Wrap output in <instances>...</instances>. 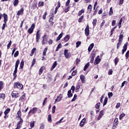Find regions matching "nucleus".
<instances>
[{
  "label": "nucleus",
  "instance_id": "nucleus-1",
  "mask_svg": "<svg viewBox=\"0 0 129 129\" xmlns=\"http://www.w3.org/2000/svg\"><path fill=\"white\" fill-rule=\"evenodd\" d=\"M64 55L67 58H70V57H71V53H70L68 49L64 50Z\"/></svg>",
  "mask_w": 129,
  "mask_h": 129
},
{
  "label": "nucleus",
  "instance_id": "nucleus-2",
  "mask_svg": "<svg viewBox=\"0 0 129 129\" xmlns=\"http://www.w3.org/2000/svg\"><path fill=\"white\" fill-rule=\"evenodd\" d=\"M37 111H38V108L37 107H34L29 111L28 114H30V113H32V114H35V113H36Z\"/></svg>",
  "mask_w": 129,
  "mask_h": 129
},
{
  "label": "nucleus",
  "instance_id": "nucleus-3",
  "mask_svg": "<svg viewBox=\"0 0 129 129\" xmlns=\"http://www.w3.org/2000/svg\"><path fill=\"white\" fill-rule=\"evenodd\" d=\"M12 97H15V98H17V97H19V96H20V94H19L18 92L14 91L12 93Z\"/></svg>",
  "mask_w": 129,
  "mask_h": 129
},
{
  "label": "nucleus",
  "instance_id": "nucleus-4",
  "mask_svg": "<svg viewBox=\"0 0 129 129\" xmlns=\"http://www.w3.org/2000/svg\"><path fill=\"white\" fill-rule=\"evenodd\" d=\"M34 29H35V24H32L30 28L28 29L29 34H32L34 32Z\"/></svg>",
  "mask_w": 129,
  "mask_h": 129
},
{
  "label": "nucleus",
  "instance_id": "nucleus-5",
  "mask_svg": "<svg viewBox=\"0 0 129 129\" xmlns=\"http://www.w3.org/2000/svg\"><path fill=\"white\" fill-rule=\"evenodd\" d=\"M23 124V119L20 118L19 121L18 123L17 124V127L15 129H20L21 128V127L22 126V124Z\"/></svg>",
  "mask_w": 129,
  "mask_h": 129
},
{
  "label": "nucleus",
  "instance_id": "nucleus-6",
  "mask_svg": "<svg viewBox=\"0 0 129 129\" xmlns=\"http://www.w3.org/2000/svg\"><path fill=\"white\" fill-rule=\"evenodd\" d=\"M85 34L87 36H89L90 34L89 27L88 25L86 26V28L85 29Z\"/></svg>",
  "mask_w": 129,
  "mask_h": 129
},
{
  "label": "nucleus",
  "instance_id": "nucleus-7",
  "mask_svg": "<svg viewBox=\"0 0 129 129\" xmlns=\"http://www.w3.org/2000/svg\"><path fill=\"white\" fill-rule=\"evenodd\" d=\"M23 14H24V8H22L17 12V16H21V15H23Z\"/></svg>",
  "mask_w": 129,
  "mask_h": 129
},
{
  "label": "nucleus",
  "instance_id": "nucleus-8",
  "mask_svg": "<svg viewBox=\"0 0 129 129\" xmlns=\"http://www.w3.org/2000/svg\"><path fill=\"white\" fill-rule=\"evenodd\" d=\"M128 43L126 42L124 44L123 47V49L122 50V54H123L124 52L127 49V45Z\"/></svg>",
  "mask_w": 129,
  "mask_h": 129
},
{
  "label": "nucleus",
  "instance_id": "nucleus-9",
  "mask_svg": "<svg viewBox=\"0 0 129 129\" xmlns=\"http://www.w3.org/2000/svg\"><path fill=\"white\" fill-rule=\"evenodd\" d=\"M46 43H48V40H47V36L44 35L43 37L42 44L43 45H44V44H46Z\"/></svg>",
  "mask_w": 129,
  "mask_h": 129
},
{
  "label": "nucleus",
  "instance_id": "nucleus-10",
  "mask_svg": "<svg viewBox=\"0 0 129 129\" xmlns=\"http://www.w3.org/2000/svg\"><path fill=\"white\" fill-rule=\"evenodd\" d=\"M15 88H21L22 85L20 83H15L14 84Z\"/></svg>",
  "mask_w": 129,
  "mask_h": 129
},
{
  "label": "nucleus",
  "instance_id": "nucleus-11",
  "mask_svg": "<svg viewBox=\"0 0 129 129\" xmlns=\"http://www.w3.org/2000/svg\"><path fill=\"white\" fill-rule=\"evenodd\" d=\"M3 17L4 19V23H7V22H8V15L6 14V13H4L3 15Z\"/></svg>",
  "mask_w": 129,
  "mask_h": 129
},
{
  "label": "nucleus",
  "instance_id": "nucleus-12",
  "mask_svg": "<svg viewBox=\"0 0 129 129\" xmlns=\"http://www.w3.org/2000/svg\"><path fill=\"white\" fill-rule=\"evenodd\" d=\"M99 56H98L96 59H95V60L94 62V64L96 65L98 63H99L101 60V59L100 58H98Z\"/></svg>",
  "mask_w": 129,
  "mask_h": 129
},
{
  "label": "nucleus",
  "instance_id": "nucleus-13",
  "mask_svg": "<svg viewBox=\"0 0 129 129\" xmlns=\"http://www.w3.org/2000/svg\"><path fill=\"white\" fill-rule=\"evenodd\" d=\"M92 7L91 5H89L87 8V13L90 14L92 11Z\"/></svg>",
  "mask_w": 129,
  "mask_h": 129
},
{
  "label": "nucleus",
  "instance_id": "nucleus-14",
  "mask_svg": "<svg viewBox=\"0 0 129 129\" xmlns=\"http://www.w3.org/2000/svg\"><path fill=\"white\" fill-rule=\"evenodd\" d=\"M85 121H86V119H85V118H83V119L81 120V122H80V126H81V127H82V126H83V125H84V123H85Z\"/></svg>",
  "mask_w": 129,
  "mask_h": 129
},
{
  "label": "nucleus",
  "instance_id": "nucleus-15",
  "mask_svg": "<svg viewBox=\"0 0 129 129\" xmlns=\"http://www.w3.org/2000/svg\"><path fill=\"white\" fill-rule=\"evenodd\" d=\"M40 39V34L39 33V31H37L36 33V42L39 43V40Z\"/></svg>",
  "mask_w": 129,
  "mask_h": 129
},
{
  "label": "nucleus",
  "instance_id": "nucleus-16",
  "mask_svg": "<svg viewBox=\"0 0 129 129\" xmlns=\"http://www.w3.org/2000/svg\"><path fill=\"white\" fill-rule=\"evenodd\" d=\"M80 79L81 80L82 83H84L85 82V76L84 75H82L80 76Z\"/></svg>",
  "mask_w": 129,
  "mask_h": 129
},
{
  "label": "nucleus",
  "instance_id": "nucleus-17",
  "mask_svg": "<svg viewBox=\"0 0 129 129\" xmlns=\"http://www.w3.org/2000/svg\"><path fill=\"white\" fill-rule=\"evenodd\" d=\"M71 90H69L68 92V96L69 98H71L73 96V93H71Z\"/></svg>",
  "mask_w": 129,
  "mask_h": 129
},
{
  "label": "nucleus",
  "instance_id": "nucleus-18",
  "mask_svg": "<svg viewBox=\"0 0 129 129\" xmlns=\"http://www.w3.org/2000/svg\"><path fill=\"white\" fill-rule=\"evenodd\" d=\"M93 47H94V43L91 44L88 47V51L90 52L91 51L92 49L93 48Z\"/></svg>",
  "mask_w": 129,
  "mask_h": 129
},
{
  "label": "nucleus",
  "instance_id": "nucleus-19",
  "mask_svg": "<svg viewBox=\"0 0 129 129\" xmlns=\"http://www.w3.org/2000/svg\"><path fill=\"white\" fill-rule=\"evenodd\" d=\"M20 63V60L18 59L16 62V64H15V69H18V67H19V64Z\"/></svg>",
  "mask_w": 129,
  "mask_h": 129
},
{
  "label": "nucleus",
  "instance_id": "nucleus-20",
  "mask_svg": "<svg viewBox=\"0 0 129 129\" xmlns=\"http://www.w3.org/2000/svg\"><path fill=\"white\" fill-rule=\"evenodd\" d=\"M70 39V36L68 35L66 36V37L64 38V40L66 42L68 41V40H69Z\"/></svg>",
  "mask_w": 129,
  "mask_h": 129
},
{
  "label": "nucleus",
  "instance_id": "nucleus-21",
  "mask_svg": "<svg viewBox=\"0 0 129 129\" xmlns=\"http://www.w3.org/2000/svg\"><path fill=\"white\" fill-rule=\"evenodd\" d=\"M61 99H62V95H60L58 97H57V98L55 100V101L59 102L61 101Z\"/></svg>",
  "mask_w": 129,
  "mask_h": 129
},
{
  "label": "nucleus",
  "instance_id": "nucleus-22",
  "mask_svg": "<svg viewBox=\"0 0 129 129\" xmlns=\"http://www.w3.org/2000/svg\"><path fill=\"white\" fill-rule=\"evenodd\" d=\"M56 66H57V61H55L54 62V63H53L52 67H51V69H50V70H51V71H52V70L54 69V68L55 67H56Z\"/></svg>",
  "mask_w": 129,
  "mask_h": 129
},
{
  "label": "nucleus",
  "instance_id": "nucleus-23",
  "mask_svg": "<svg viewBox=\"0 0 129 129\" xmlns=\"http://www.w3.org/2000/svg\"><path fill=\"white\" fill-rule=\"evenodd\" d=\"M6 96V95L5 94L2 93L0 94V100H2V99H4Z\"/></svg>",
  "mask_w": 129,
  "mask_h": 129
},
{
  "label": "nucleus",
  "instance_id": "nucleus-24",
  "mask_svg": "<svg viewBox=\"0 0 129 129\" xmlns=\"http://www.w3.org/2000/svg\"><path fill=\"white\" fill-rule=\"evenodd\" d=\"M44 67H42L39 70V75H41V74H42V73H43V70H44Z\"/></svg>",
  "mask_w": 129,
  "mask_h": 129
},
{
  "label": "nucleus",
  "instance_id": "nucleus-25",
  "mask_svg": "<svg viewBox=\"0 0 129 129\" xmlns=\"http://www.w3.org/2000/svg\"><path fill=\"white\" fill-rule=\"evenodd\" d=\"M19 5V0H15L14 2V7H17Z\"/></svg>",
  "mask_w": 129,
  "mask_h": 129
},
{
  "label": "nucleus",
  "instance_id": "nucleus-26",
  "mask_svg": "<svg viewBox=\"0 0 129 129\" xmlns=\"http://www.w3.org/2000/svg\"><path fill=\"white\" fill-rule=\"evenodd\" d=\"M24 64L25 62H24V60H22L20 63V68H21V69H23Z\"/></svg>",
  "mask_w": 129,
  "mask_h": 129
},
{
  "label": "nucleus",
  "instance_id": "nucleus-27",
  "mask_svg": "<svg viewBox=\"0 0 129 129\" xmlns=\"http://www.w3.org/2000/svg\"><path fill=\"white\" fill-rule=\"evenodd\" d=\"M96 23H97V20L96 19H94L92 22L93 24V28H94L96 25Z\"/></svg>",
  "mask_w": 129,
  "mask_h": 129
},
{
  "label": "nucleus",
  "instance_id": "nucleus-28",
  "mask_svg": "<svg viewBox=\"0 0 129 129\" xmlns=\"http://www.w3.org/2000/svg\"><path fill=\"white\" fill-rule=\"evenodd\" d=\"M95 56V54H92L91 58V59H90V62L91 63H93V60H94Z\"/></svg>",
  "mask_w": 129,
  "mask_h": 129
},
{
  "label": "nucleus",
  "instance_id": "nucleus-29",
  "mask_svg": "<svg viewBox=\"0 0 129 129\" xmlns=\"http://www.w3.org/2000/svg\"><path fill=\"white\" fill-rule=\"evenodd\" d=\"M85 12V10L84 9H82L80 11H79V12L78 13V16H81L83 13H84Z\"/></svg>",
  "mask_w": 129,
  "mask_h": 129
},
{
  "label": "nucleus",
  "instance_id": "nucleus-30",
  "mask_svg": "<svg viewBox=\"0 0 129 129\" xmlns=\"http://www.w3.org/2000/svg\"><path fill=\"white\" fill-rule=\"evenodd\" d=\"M62 36H63V33H61L59 35V36L57 37V41H59V40L61 39V38H62Z\"/></svg>",
  "mask_w": 129,
  "mask_h": 129
},
{
  "label": "nucleus",
  "instance_id": "nucleus-31",
  "mask_svg": "<svg viewBox=\"0 0 129 129\" xmlns=\"http://www.w3.org/2000/svg\"><path fill=\"white\" fill-rule=\"evenodd\" d=\"M21 115L22 114L21 113V111H18L17 114V117H18V118H20Z\"/></svg>",
  "mask_w": 129,
  "mask_h": 129
},
{
  "label": "nucleus",
  "instance_id": "nucleus-32",
  "mask_svg": "<svg viewBox=\"0 0 129 129\" xmlns=\"http://www.w3.org/2000/svg\"><path fill=\"white\" fill-rule=\"evenodd\" d=\"M90 63L88 62L84 67V70L86 71L88 67L89 66Z\"/></svg>",
  "mask_w": 129,
  "mask_h": 129
},
{
  "label": "nucleus",
  "instance_id": "nucleus-33",
  "mask_svg": "<svg viewBox=\"0 0 129 129\" xmlns=\"http://www.w3.org/2000/svg\"><path fill=\"white\" fill-rule=\"evenodd\" d=\"M112 14H113V10H112V8L111 7L110 8V11L109 12V15L111 16Z\"/></svg>",
  "mask_w": 129,
  "mask_h": 129
},
{
  "label": "nucleus",
  "instance_id": "nucleus-34",
  "mask_svg": "<svg viewBox=\"0 0 129 129\" xmlns=\"http://www.w3.org/2000/svg\"><path fill=\"white\" fill-rule=\"evenodd\" d=\"M10 111H11L10 109H6L4 112V114H8V113H9V112H10Z\"/></svg>",
  "mask_w": 129,
  "mask_h": 129
},
{
  "label": "nucleus",
  "instance_id": "nucleus-35",
  "mask_svg": "<svg viewBox=\"0 0 129 129\" xmlns=\"http://www.w3.org/2000/svg\"><path fill=\"white\" fill-rule=\"evenodd\" d=\"M121 41L122 40H118V43L117 45V49H118L119 46H120L121 45V42H122Z\"/></svg>",
  "mask_w": 129,
  "mask_h": 129
},
{
  "label": "nucleus",
  "instance_id": "nucleus-36",
  "mask_svg": "<svg viewBox=\"0 0 129 129\" xmlns=\"http://www.w3.org/2000/svg\"><path fill=\"white\" fill-rule=\"evenodd\" d=\"M107 99H108V98L106 97L104 100L103 106H104V105H106L107 102Z\"/></svg>",
  "mask_w": 129,
  "mask_h": 129
},
{
  "label": "nucleus",
  "instance_id": "nucleus-37",
  "mask_svg": "<svg viewBox=\"0 0 129 129\" xmlns=\"http://www.w3.org/2000/svg\"><path fill=\"white\" fill-rule=\"evenodd\" d=\"M44 6V2H39L38 3V7H43Z\"/></svg>",
  "mask_w": 129,
  "mask_h": 129
},
{
  "label": "nucleus",
  "instance_id": "nucleus-38",
  "mask_svg": "<svg viewBox=\"0 0 129 129\" xmlns=\"http://www.w3.org/2000/svg\"><path fill=\"white\" fill-rule=\"evenodd\" d=\"M11 45H12V40H10L9 43L7 45V49H9V48H10Z\"/></svg>",
  "mask_w": 129,
  "mask_h": 129
},
{
  "label": "nucleus",
  "instance_id": "nucleus-39",
  "mask_svg": "<svg viewBox=\"0 0 129 129\" xmlns=\"http://www.w3.org/2000/svg\"><path fill=\"white\" fill-rule=\"evenodd\" d=\"M48 50L47 48H45L43 52V56H46V52H47V50Z\"/></svg>",
  "mask_w": 129,
  "mask_h": 129
},
{
  "label": "nucleus",
  "instance_id": "nucleus-40",
  "mask_svg": "<svg viewBox=\"0 0 129 129\" xmlns=\"http://www.w3.org/2000/svg\"><path fill=\"white\" fill-rule=\"evenodd\" d=\"M119 60L117 57H116L114 59V63L115 65L116 66L117 64V62H118Z\"/></svg>",
  "mask_w": 129,
  "mask_h": 129
},
{
  "label": "nucleus",
  "instance_id": "nucleus-41",
  "mask_svg": "<svg viewBox=\"0 0 129 129\" xmlns=\"http://www.w3.org/2000/svg\"><path fill=\"white\" fill-rule=\"evenodd\" d=\"M25 97H26V95H25V94H24L22 97H21L20 98L19 100L23 101L24 99H25Z\"/></svg>",
  "mask_w": 129,
  "mask_h": 129
},
{
  "label": "nucleus",
  "instance_id": "nucleus-42",
  "mask_svg": "<svg viewBox=\"0 0 129 129\" xmlns=\"http://www.w3.org/2000/svg\"><path fill=\"white\" fill-rule=\"evenodd\" d=\"M36 63V59L35 58H34L32 60V65H31V67H32V66H34V65H35V63Z\"/></svg>",
  "mask_w": 129,
  "mask_h": 129
},
{
  "label": "nucleus",
  "instance_id": "nucleus-43",
  "mask_svg": "<svg viewBox=\"0 0 129 129\" xmlns=\"http://www.w3.org/2000/svg\"><path fill=\"white\" fill-rule=\"evenodd\" d=\"M129 57V50H128L125 54V58L127 59Z\"/></svg>",
  "mask_w": 129,
  "mask_h": 129
},
{
  "label": "nucleus",
  "instance_id": "nucleus-44",
  "mask_svg": "<svg viewBox=\"0 0 129 129\" xmlns=\"http://www.w3.org/2000/svg\"><path fill=\"white\" fill-rule=\"evenodd\" d=\"M64 117H62L58 122H56V124H59V123H61V122H62V120H63Z\"/></svg>",
  "mask_w": 129,
  "mask_h": 129
},
{
  "label": "nucleus",
  "instance_id": "nucleus-45",
  "mask_svg": "<svg viewBox=\"0 0 129 129\" xmlns=\"http://www.w3.org/2000/svg\"><path fill=\"white\" fill-rule=\"evenodd\" d=\"M18 56H19V51H17L14 53V57H15V58H16V57H18Z\"/></svg>",
  "mask_w": 129,
  "mask_h": 129
},
{
  "label": "nucleus",
  "instance_id": "nucleus-46",
  "mask_svg": "<svg viewBox=\"0 0 129 129\" xmlns=\"http://www.w3.org/2000/svg\"><path fill=\"white\" fill-rule=\"evenodd\" d=\"M81 44V41H78L76 42V47L78 48L80 44Z\"/></svg>",
  "mask_w": 129,
  "mask_h": 129
},
{
  "label": "nucleus",
  "instance_id": "nucleus-47",
  "mask_svg": "<svg viewBox=\"0 0 129 129\" xmlns=\"http://www.w3.org/2000/svg\"><path fill=\"white\" fill-rule=\"evenodd\" d=\"M100 103H98L96 105H95V108H96L97 109H99V107H100Z\"/></svg>",
  "mask_w": 129,
  "mask_h": 129
},
{
  "label": "nucleus",
  "instance_id": "nucleus-48",
  "mask_svg": "<svg viewBox=\"0 0 129 129\" xmlns=\"http://www.w3.org/2000/svg\"><path fill=\"white\" fill-rule=\"evenodd\" d=\"M108 98H110V97H111L113 96V93L112 92H109L108 93Z\"/></svg>",
  "mask_w": 129,
  "mask_h": 129
},
{
  "label": "nucleus",
  "instance_id": "nucleus-49",
  "mask_svg": "<svg viewBox=\"0 0 129 129\" xmlns=\"http://www.w3.org/2000/svg\"><path fill=\"white\" fill-rule=\"evenodd\" d=\"M56 109V106H53L52 107V113H55V110Z\"/></svg>",
  "mask_w": 129,
  "mask_h": 129
},
{
  "label": "nucleus",
  "instance_id": "nucleus-50",
  "mask_svg": "<svg viewBox=\"0 0 129 129\" xmlns=\"http://www.w3.org/2000/svg\"><path fill=\"white\" fill-rule=\"evenodd\" d=\"M34 126H35V121L31 122L30 123V126H31V127H34Z\"/></svg>",
  "mask_w": 129,
  "mask_h": 129
},
{
  "label": "nucleus",
  "instance_id": "nucleus-51",
  "mask_svg": "<svg viewBox=\"0 0 129 129\" xmlns=\"http://www.w3.org/2000/svg\"><path fill=\"white\" fill-rule=\"evenodd\" d=\"M77 95L76 94L74 95V98L72 99V101H75V100L77 99Z\"/></svg>",
  "mask_w": 129,
  "mask_h": 129
},
{
  "label": "nucleus",
  "instance_id": "nucleus-52",
  "mask_svg": "<svg viewBox=\"0 0 129 129\" xmlns=\"http://www.w3.org/2000/svg\"><path fill=\"white\" fill-rule=\"evenodd\" d=\"M3 84H4V83L2 81L0 82V91L3 89Z\"/></svg>",
  "mask_w": 129,
  "mask_h": 129
},
{
  "label": "nucleus",
  "instance_id": "nucleus-53",
  "mask_svg": "<svg viewBox=\"0 0 129 129\" xmlns=\"http://www.w3.org/2000/svg\"><path fill=\"white\" fill-rule=\"evenodd\" d=\"M17 71H18V69H15V70H14V73H13V76H16Z\"/></svg>",
  "mask_w": 129,
  "mask_h": 129
},
{
  "label": "nucleus",
  "instance_id": "nucleus-54",
  "mask_svg": "<svg viewBox=\"0 0 129 129\" xmlns=\"http://www.w3.org/2000/svg\"><path fill=\"white\" fill-rule=\"evenodd\" d=\"M75 86H72L71 89L70 90H71V91L72 90V93H74V92H75Z\"/></svg>",
  "mask_w": 129,
  "mask_h": 129
},
{
  "label": "nucleus",
  "instance_id": "nucleus-55",
  "mask_svg": "<svg viewBox=\"0 0 129 129\" xmlns=\"http://www.w3.org/2000/svg\"><path fill=\"white\" fill-rule=\"evenodd\" d=\"M77 73V71L76 70H75V71H73V72H72V75L73 76H75V75H76Z\"/></svg>",
  "mask_w": 129,
  "mask_h": 129
},
{
  "label": "nucleus",
  "instance_id": "nucleus-56",
  "mask_svg": "<svg viewBox=\"0 0 129 129\" xmlns=\"http://www.w3.org/2000/svg\"><path fill=\"white\" fill-rule=\"evenodd\" d=\"M84 18V16H82L81 17H80L79 19V20H78V22L79 23L81 22L83 20V19Z\"/></svg>",
  "mask_w": 129,
  "mask_h": 129
},
{
  "label": "nucleus",
  "instance_id": "nucleus-57",
  "mask_svg": "<svg viewBox=\"0 0 129 129\" xmlns=\"http://www.w3.org/2000/svg\"><path fill=\"white\" fill-rule=\"evenodd\" d=\"M97 8H98V7H97ZM97 8L96 9V10H94L95 11H94V13L93 14L92 16H91L92 17V16H94L96 15V14H97Z\"/></svg>",
  "mask_w": 129,
  "mask_h": 129
},
{
  "label": "nucleus",
  "instance_id": "nucleus-58",
  "mask_svg": "<svg viewBox=\"0 0 129 129\" xmlns=\"http://www.w3.org/2000/svg\"><path fill=\"white\" fill-rule=\"evenodd\" d=\"M122 21V19H121V20L119 21V24H118L119 28L121 27Z\"/></svg>",
  "mask_w": 129,
  "mask_h": 129
},
{
  "label": "nucleus",
  "instance_id": "nucleus-59",
  "mask_svg": "<svg viewBox=\"0 0 129 129\" xmlns=\"http://www.w3.org/2000/svg\"><path fill=\"white\" fill-rule=\"evenodd\" d=\"M125 114L124 113H122L119 116V119H121L123 116H124Z\"/></svg>",
  "mask_w": 129,
  "mask_h": 129
},
{
  "label": "nucleus",
  "instance_id": "nucleus-60",
  "mask_svg": "<svg viewBox=\"0 0 129 129\" xmlns=\"http://www.w3.org/2000/svg\"><path fill=\"white\" fill-rule=\"evenodd\" d=\"M80 85L79 84H77L76 86V92L78 91V89L80 88Z\"/></svg>",
  "mask_w": 129,
  "mask_h": 129
},
{
  "label": "nucleus",
  "instance_id": "nucleus-61",
  "mask_svg": "<svg viewBox=\"0 0 129 129\" xmlns=\"http://www.w3.org/2000/svg\"><path fill=\"white\" fill-rule=\"evenodd\" d=\"M99 115H101V116H103V115H104V111L103 110L100 111Z\"/></svg>",
  "mask_w": 129,
  "mask_h": 129
},
{
  "label": "nucleus",
  "instance_id": "nucleus-62",
  "mask_svg": "<svg viewBox=\"0 0 129 129\" xmlns=\"http://www.w3.org/2000/svg\"><path fill=\"white\" fill-rule=\"evenodd\" d=\"M104 24H105V21L103 20V21H102V23H101V25H100V28H102V27L104 25Z\"/></svg>",
  "mask_w": 129,
  "mask_h": 129
},
{
  "label": "nucleus",
  "instance_id": "nucleus-63",
  "mask_svg": "<svg viewBox=\"0 0 129 129\" xmlns=\"http://www.w3.org/2000/svg\"><path fill=\"white\" fill-rule=\"evenodd\" d=\"M120 103H117L116 106V108H119L120 107Z\"/></svg>",
  "mask_w": 129,
  "mask_h": 129
},
{
  "label": "nucleus",
  "instance_id": "nucleus-64",
  "mask_svg": "<svg viewBox=\"0 0 129 129\" xmlns=\"http://www.w3.org/2000/svg\"><path fill=\"white\" fill-rule=\"evenodd\" d=\"M116 21L115 20H113L112 22V26H114L115 25Z\"/></svg>",
  "mask_w": 129,
  "mask_h": 129
}]
</instances>
